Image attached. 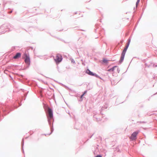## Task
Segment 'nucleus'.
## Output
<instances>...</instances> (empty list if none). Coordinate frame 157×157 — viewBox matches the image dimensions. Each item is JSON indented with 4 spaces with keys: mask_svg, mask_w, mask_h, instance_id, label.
Returning <instances> with one entry per match:
<instances>
[{
    "mask_svg": "<svg viewBox=\"0 0 157 157\" xmlns=\"http://www.w3.org/2000/svg\"><path fill=\"white\" fill-rule=\"evenodd\" d=\"M86 73L89 75L91 76H94L95 74H94L92 72H91L89 69H87L86 71Z\"/></svg>",
    "mask_w": 157,
    "mask_h": 157,
    "instance_id": "obj_6",
    "label": "nucleus"
},
{
    "mask_svg": "<svg viewBox=\"0 0 157 157\" xmlns=\"http://www.w3.org/2000/svg\"><path fill=\"white\" fill-rule=\"evenodd\" d=\"M130 40H129L128 44H127V45L126 46V48H124V50L122 52V53L125 54L126 51L128 47V46L129 45V44L130 43Z\"/></svg>",
    "mask_w": 157,
    "mask_h": 157,
    "instance_id": "obj_5",
    "label": "nucleus"
},
{
    "mask_svg": "<svg viewBox=\"0 0 157 157\" xmlns=\"http://www.w3.org/2000/svg\"><path fill=\"white\" fill-rule=\"evenodd\" d=\"M139 132V131L134 132L131 135L130 138L132 140H136V136Z\"/></svg>",
    "mask_w": 157,
    "mask_h": 157,
    "instance_id": "obj_3",
    "label": "nucleus"
},
{
    "mask_svg": "<svg viewBox=\"0 0 157 157\" xmlns=\"http://www.w3.org/2000/svg\"><path fill=\"white\" fill-rule=\"evenodd\" d=\"M95 157H102L100 155H98L97 156H96Z\"/></svg>",
    "mask_w": 157,
    "mask_h": 157,
    "instance_id": "obj_12",
    "label": "nucleus"
},
{
    "mask_svg": "<svg viewBox=\"0 0 157 157\" xmlns=\"http://www.w3.org/2000/svg\"><path fill=\"white\" fill-rule=\"evenodd\" d=\"M140 0H137V2L136 3V6H137L140 2Z\"/></svg>",
    "mask_w": 157,
    "mask_h": 157,
    "instance_id": "obj_11",
    "label": "nucleus"
},
{
    "mask_svg": "<svg viewBox=\"0 0 157 157\" xmlns=\"http://www.w3.org/2000/svg\"><path fill=\"white\" fill-rule=\"evenodd\" d=\"M125 54H124L122 53L121 55V59L120 60V61L121 62H122V61L124 60V57L125 56Z\"/></svg>",
    "mask_w": 157,
    "mask_h": 157,
    "instance_id": "obj_8",
    "label": "nucleus"
},
{
    "mask_svg": "<svg viewBox=\"0 0 157 157\" xmlns=\"http://www.w3.org/2000/svg\"><path fill=\"white\" fill-rule=\"evenodd\" d=\"M25 63L27 64H30V58L29 56L26 55H25Z\"/></svg>",
    "mask_w": 157,
    "mask_h": 157,
    "instance_id": "obj_4",
    "label": "nucleus"
},
{
    "mask_svg": "<svg viewBox=\"0 0 157 157\" xmlns=\"http://www.w3.org/2000/svg\"><path fill=\"white\" fill-rule=\"evenodd\" d=\"M62 59V56L59 54H57L56 57L54 59V60L56 64H58L60 62Z\"/></svg>",
    "mask_w": 157,
    "mask_h": 157,
    "instance_id": "obj_1",
    "label": "nucleus"
},
{
    "mask_svg": "<svg viewBox=\"0 0 157 157\" xmlns=\"http://www.w3.org/2000/svg\"><path fill=\"white\" fill-rule=\"evenodd\" d=\"M86 91H85L84 93L83 94H84V95L85 94H86Z\"/></svg>",
    "mask_w": 157,
    "mask_h": 157,
    "instance_id": "obj_14",
    "label": "nucleus"
},
{
    "mask_svg": "<svg viewBox=\"0 0 157 157\" xmlns=\"http://www.w3.org/2000/svg\"><path fill=\"white\" fill-rule=\"evenodd\" d=\"M84 95V94H83L82 95L81 97V98H82V97L83 96V95Z\"/></svg>",
    "mask_w": 157,
    "mask_h": 157,
    "instance_id": "obj_13",
    "label": "nucleus"
},
{
    "mask_svg": "<svg viewBox=\"0 0 157 157\" xmlns=\"http://www.w3.org/2000/svg\"><path fill=\"white\" fill-rule=\"evenodd\" d=\"M21 56V54L20 53H17L16 54L15 56L13 58L14 59H17L20 58Z\"/></svg>",
    "mask_w": 157,
    "mask_h": 157,
    "instance_id": "obj_7",
    "label": "nucleus"
},
{
    "mask_svg": "<svg viewBox=\"0 0 157 157\" xmlns=\"http://www.w3.org/2000/svg\"><path fill=\"white\" fill-rule=\"evenodd\" d=\"M48 118L49 120L51 119L53 117V113L52 110L48 108Z\"/></svg>",
    "mask_w": 157,
    "mask_h": 157,
    "instance_id": "obj_2",
    "label": "nucleus"
},
{
    "mask_svg": "<svg viewBox=\"0 0 157 157\" xmlns=\"http://www.w3.org/2000/svg\"><path fill=\"white\" fill-rule=\"evenodd\" d=\"M117 66H115L111 69H109L108 70V71H113L115 69L117 68Z\"/></svg>",
    "mask_w": 157,
    "mask_h": 157,
    "instance_id": "obj_9",
    "label": "nucleus"
},
{
    "mask_svg": "<svg viewBox=\"0 0 157 157\" xmlns=\"http://www.w3.org/2000/svg\"><path fill=\"white\" fill-rule=\"evenodd\" d=\"M12 11H11L10 12V13H12Z\"/></svg>",
    "mask_w": 157,
    "mask_h": 157,
    "instance_id": "obj_15",
    "label": "nucleus"
},
{
    "mask_svg": "<svg viewBox=\"0 0 157 157\" xmlns=\"http://www.w3.org/2000/svg\"><path fill=\"white\" fill-rule=\"evenodd\" d=\"M103 62L105 63H107L108 61L105 59H104L103 60Z\"/></svg>",
    "mask_w": 157,
    "mask_h": 157,
    "instance_id": "obj_10",
    "label": "nucleus"
}]
</instances>
